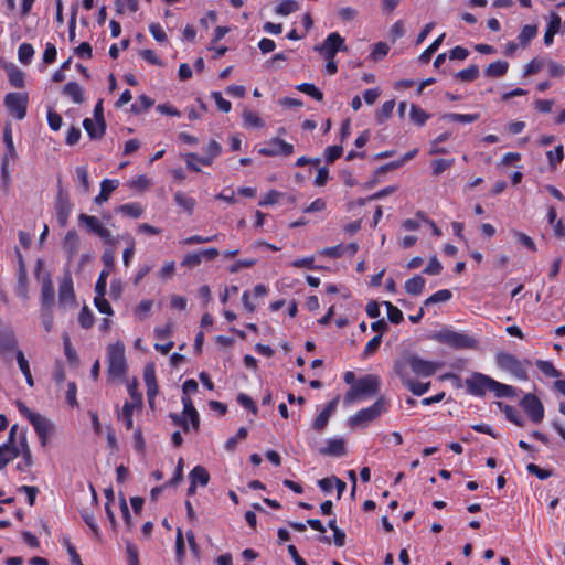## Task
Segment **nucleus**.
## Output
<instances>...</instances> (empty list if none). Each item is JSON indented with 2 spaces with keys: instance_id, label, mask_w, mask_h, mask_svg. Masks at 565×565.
Returning a JSON list of instances; mask_svg holds the SVG:
<instances>
[{
  "instance_id": "1",
  "label": "nucleus",
  "mask_w": 565,
  "mask_h": 565,
  "mask_svg": "<svg viewBox=\"0 0 565 565\" xmlns=\"http://www.w3.org/2000/svg\"><path fill=\"white\" fill-rule=\"evenodd\" d=\"M440 366L441 364L439 363L426 361L413 354H407L395 361L393 370L397 376L409 375L407 367H411L412 372L418 376H430Z\"/></svg>"
},
{
  "instance_id": "2",
  "label": "nucleus",
  "mask_w": 565,
  "mask_h": 565,
  "mask_svg": "<svg viewBox=\"0 0 565 565\" xmlns=\"http://www.w3.org/2000/svg\"><path fill=\"white\" fill-rule=\"evenodd\" d=\"M78 223L79 225L84 226L88 233L100 237L106 244H117V238L111 235V232L102 223L98 217L81 213L78 215Z\"/></svg>"
},
{
  "instance_id": "3",
  "label": "nucleus",
  "mask_w": 565,
  "mask_h": 565,
  "mask_svg": "<svg viewBox=\"0 0 565 565\" xmlns=\"http://www.w3.org/2000/svg\"><path fill=\"white\" fill-rule=\"evenodd\" d=\"M434 339L454 349H475L477 347V340L470 335L451 330H441L434 335Z\"/></svg>"
},
{
  "instance_id": "4",
  "label": "nucleus",
  "mask_w": 565,
  "mask_h": 565,
  "mask_svg": "<svg viewBox=\"0 0 565 565\" xmlns=\"http://www.w3.org/2000/svg\"><path fill=\"white\" fill-rule=\"evenodd\" d=\"M386 401L384 397H379L377 401L370 407L359 411L354 416L349 419L351 427H364L369 423L376 419L382 413L386 411Z\"/></svg>"
},
{
  "instance_id": "5",
  "label": "nucleus",
  "mask_w": 565,
  "mask_h": 565,
  "mask_svg": "<svg viewBox=\"0 0 565 565\" xmlns=\"http://www.w3.org/2000/svg\"><path fill=\"white\" fill-rule=\"evenodd\" d=\"M107 355L109 374L116 377L122 376L126 372V358L124 344L117 342L108 345Z\"/></svg>"
},
{
  "instance_id": "6",
  "label": "nucleus",
  "mask_w": 565,
  "mask_h": 565,
  "mask_svg": "<svg viewBox=\"0 0 565 565\" xmlns=\"http://www.w3.org/2000/svg\"><path fill=\"white\" fill-rule=\"evenodd\" d=\"M315 50L320 52L326 60H333L338 52H347L348 47L344 45V39L337 32L330 33L324 42L316 45Z\"/></svg>"
},
{
  "instance_id": "7",
  "label": "nucleus",
  "mask_w": 565,
  "mask_h": 565,
  "mask_svg": "<svg viewBox=\"0 0 565 565\" xmlns=\"http://www.w3.org/2000/svg\"><path fill=\"white\" fill-rule=\"evenodd\" d=\"M28 100L25 93H9L4 97V105L12 116L21 120L26 115Z\"/></svg>"
},
{
  "instance_id": "8",
  "label": "nucleus",
  "mask_w": 565,
  "mask_h": 565,
  "mask_svg": "<svg viewBox=\"0 0 565 565\" xmlns=\"http://www.w3.org/2000/svg\"><path fill=\"white\" fill-rule=\"evenodd\" d=\"M497 363L501 369L509 371L518 379L527 380L526 371L514 355L504 352L499 353L497 355Z\"/></svg>"
},
{
  "instance_id": "9",
  "label": "nucleus",
  "mask_w": 565,
  "mask_h": 565,
  "mask_svg": "<svg viewBox=\"0 0 565 565\" xmlns=\"http://www.w3.org/2000/svg\"><path fill=\"white\" fill-rule=\"evenodd\" d=\"M492 381L488 375L481 373H473L466 380V387L471 395L482 396L487 391H491Z\"/></svg>"
},
{
  "instance_id": "10",
  "label": "nucleus",
  "mask_w": 565,
  "mask_h": 565,
  "mask_svg": "<svg viewBox=\"0 0 565 565\" xmlns=\"http://www.w3.org/2000/svg\"><path fill=\"white\" fill-rule=\"evenodd\" d=\"M75 292L73 287V279L70 271H65L58 282V305L67 307L75 305Z\"/></svg>"
},
{
  "instance_id": "11",
  "label": "nucleus",
  "mask_w": 565,
  "mask_h": 565,
  "mask_svg": "<svg viewBox=\"0 0 565 565\" xmlns=\"http://www.w3.org/2000/svg\"><path fill=\"white\" fill-rule=\"evenodd\" d=\"M54 209L56 213L57 223L61 227H65L72 211V204L70 202L68 194L65 193L61 186L56 195Z\"/></svg>"
},
{
  "instance_id": "12",
  "label": "nucleus",
  "mask_w": 565,
  "mask_h": 565,
  "mask_svg": "<svg viewBox=\"0 0 565 565\" xmlns=\"http://www.w3.org/2000/svg\"><path fill=\"white\" fill-rule=\"evenodd\" d=\"M521 406L534 423H540L543 419V404L534 394H526L521 401Z\"/></svg>"
},
{
  "instance_id": "13",
  "label": "nucleus",
  "mask_w": 565,
  "mask_h": 565,
  "mask_svg": "<svg viewBox=\"0 0 565 565\" xmlns=\"http://www.w3.org/2000/svg\"><path fill=\"white\" fill-rule=\"evenodd\" d=\"M258 152L263 156H290L294 152V146L279 138H273L267 147L260 148Z\"/></svg>"
},
{
  "instance_id": "14",
  "label": "nucleus",
  "mask_w": 565,
  "mask_h": 565,
  "mask_svg": "<svg viewBox=\"0 0 565 565\" xmlns=\"http://www.w3.org/2000/svg\"><path fill=\"white\" fill-rule=\"evenodd\" d=\"M380 377L374 374H369L364 377H361L354 383V386L358 391V394L363 396H373L377 393L380 387Z\"/></svg>"
},
{
  "instance_id": "15",
  "label": "nucleus",
  "mask_w": 565,
  "mask_h": 565,
  "mask_svg": "<svg viewBox=\"0 0 565 565\" xmlns=\"http://www.w3.org/2000/svg\"><path fill=\"white\" fill-rule=\"evenodd\" d=\"M55 301V291L50 274L41 278V306L43 309H52Z\"/></svg>"
},
{
  "instance_id": "16",
  "label": "nucleus",
  "mask_w": 565,
  "mask_h": 565,
  "mask_svg": "<svg viewBox=\"0 0 565 565\" xmlns=\"http://www.w3.org/2000/svg\"><path fill=\"white\" fill-rule=\"evenodd\" d=\"M81 247V237L79 235L74 231H68L63 241H62V248L63 252L66 255V259L68 263H71L76 254L78 253Z\"/></svg>"
},
{
  "instance_id": "17",
  "label": "nucleus",
  "mask_w": 565,
  "mask_h": 565,
  "mask_svg": "<svg viewBox=\"0 0 565 565\" xmlns=\"http://www.w3.org/2000/svg\"><path fill=\"white\" fill-rule=\"evenodd\" d=\"M31 424L33 425L35 431L38 433L39 435V438L41 440V444L43 446L46 445V441H47V438L49 436L52 434L53 431V425L52 423L43 417L42 415L40 414H36L35 416H32V418L30 419Z\"/></svg>"
},
{
  "instance_id": "18",
  "label": "nucleus",
  "mask_w": 565,
  "mask_h": 565,
  "mask_svg": "<svg viewBox=\"0 0 565 565\" xmlns=\"http://www.w3.org/2000/svg\"><path fill=\"white\" fill-rule=\"evenodd\" d=\"M18 341L13 330L0 323V353L6 354L17 350Z\"/></svg>"
},
{
  "instance_id": "19",
  "label": "nucleus",
  "mask_w": 565,
  "mask_h": 565,
  "mask_svg": "<svg viewBox=\"0 0 565 565\" xmlns=\"http://www.w3.org/2000/svg\"><path fill=\"white\" fill-rule=\"evenodd\" d=\"M17 446L19 447L20 455L25 458V463H18L17 469L20 471H25L33 465V457L28 444L25 429L19 433V440Z\"/></svg>"
},
{
  "instance_id": "20",
  "label": "nucleus",
  "mask_w": 565,
  "mask_h": 565,
  "mask_svg": "<svg viewBox=\"0 0 565 565\" xmlns=\"http://www.w3.org/2000/svg\"><path fill=\"white\" fill-rule=\"evenodd\" d=\"M339 397L330 401L324 409L313 420V429L321 431L328 424L330 416L335 412L338 406Z\"/></svg>"
},
{
  "instance_id": "21",
  "label": "nucleus",
  "mask_w": 565,
  "mask_h": 565,
  "mask_svg": "<svg viewBox=\"0 0 565 565\" xmlns=\"http://www.w3.org/2000/svg\"><path fill=\"white\" fill-rule=\"evenodd\" d=\"M19 455L20 450L17 445H11L10 443L0 445V470L4 469V467Z\"/></svg>"
},
{
  "instance_id": "22",
  "label": "nucleus",
  "mask_w": 565,
  "mask_h": 565,
  "mask_svg": "<svg viewBox=\"0 0 565 565\" xmlns=\"http://www.w3.org/2000/svg\"><path fill=\"white\" fill-rule=\"evenodd\" d=\"M83 127L92 139H100L106 129L105 121H94L93 119L86 118L83 121Z\"/></svg>"
},
{
  "instance_id": "23",
  "label": "nucleus",
  "mask_w": 565,
  "mask_h": 565,
  "mask_svg": "<svg viewBox=\"0 0 565 565\" xmlns=\"http://www.w3.org/2000/svg\"><path fill=\"white\" fill-rule=\"evenodd\" d=\"M182 404L184 407V415H186V417H189L193 429L198 430L200 427V417H199V413L196 412L195 407L193 406V403H192V399L190 398V396H182Z\"/></svg>"
},
{
  "instance_id": "24",
  "label": "nucleus",
  "mask_w": 565,
  "mask_h": 565,
  "mask_svg": "<svg viewBox=\"0 0 565 565\" xmlns=\"http://www.w3.org/2000/svg\"><path fill=\"white\" fill-rule=\"evenodd\" d=\"M322 455L343 456L345 454V445L343 439H329L327 447L320 450Z\"/></svg>"
},
{
  "instance_id": "25",
  "label": "nucleus",
  "mask_w": 565,
  "mask_h": 565,
  "mask_svg": "<svg viewBox=\"0 0 565 565\" xmlns=\"http://www.w3.org/2000/svg\"><path fill=\"white\" fill-rule=\"evenodd\" d=\"M63 94L72 98L75 104L84 102L83 88L76 82H70L63 87Z\"/></svg>"
},
{
  "instance_id": "26",
  "label": "nucleus",
  "mask_w": 565,
  "mask_h": 565,
  "mask_svg": "<svg viewBox=\"0 0 565 565\" xmlns=\"http://www.w3.org/2000/svg\"><path fill=\"white\" fill-rule=\"evenodd\" d=\"M118 186V181L116 180H104L100 184V193L95 198V203L102 204L108 201L113 191Z\"/></svg>"
},
{
  "instance_id": "27",
  "label": "nucleus",
  "mask_w": 565,
  "mask_h": 565,
  "mask_svg": "<svg viewBox=\"0 0 565 565\" xmlns=\"http://www.w3.org/2000/svg\"><path fill=\"white\" fill-rule=\"evenodd\" d=\"M403 384L414 394L420 396L429 388V383H418L409 377V375L399 376Z\"/></svg>"
},
{
  "instance_id": "28",
  "label": "nucleus",
  "mask_w": 565,
  "mask_h": 565,
  "mask_svg": "<svg viewBox=\"0 0 565 565\" xmlns=\"http://www.w3.org/2000/svg\"><path fill=\"white\" fill-rule=\"evenodd\" d=\"M561 28V18L557 14L552 15V20L550 21L547 29L544 34V43L546 45H551L554 40V35L559 31Z\"/></svg>"
},
{
  "instance_id": "29",
  "label": "nucleus",
  "mask_w": 565,
  "mask_h": 565,
  "mask_svg": "<svg viewBox=\"0 0 565 565\" xmlns=\"http://www.w3.org/2000/svg\"><path fill=\"white\" fill-rule=\"evenodd\" d=\"M191 482L194 484L206 486L210 480L207 470L202 466H196L190 472Z\"/></svg>"
},
{
  "instance_id": "30",
  "label": "nucleus",
  "mask_w": 565,
  "mask_h": 565,
  "mask_svg": "<svg viewBox=\"0 0 565 565\" xmlns=\"http://www.w3.org/2000/svg\"><path fill=\"white\" fill-rule=\"evenodd\" d=\"M509 64L505 61H497L488 65L484 74L488 77H501L508 71Z\"/></svg>"
},
{
  "instance_id": "31",
  "label": "nucleus",
  "mask_w": 565,
  "mask_h": 565,
  "mask_svg": "<svg viewBox=\"0 0 565 565\" xmlns=\"http://www.w3.org/2000/svg\"><path fill=\"white\" fill-rule=\"evenodd\" d=\"M425 287V279L422 276H415L405 282V290L407 294L418 296L423 292Z\"/></svg>"
},
{
  "instance_id": "32",
  "label": "nucleus",
  "mask_w": 565,
  "mask_h": 565,
  "mask_svg": "<svg viewBox=\"0 0 565 565\" xmlns=\"http://www.w3.org/2000/svg\"><path fill=\"white\" fill-rule=\"evenodd\" d=\"M17 362L21 372L25 376L28 385L32 387L34 385V382L29 366V362L26 361L24 353L21 350H17Z\"/></svg>"
},
{
  "instance_id": "33",
  "label": "nucleus",
  "mask_w": 565,
  "mask_h": 565,
  "mask_svg": "<svg viewBox=\"0 0 565 565\" xmlns=\"http://www.w3.org/2000/svg\"><path fill=\"white\" fill-rule=\"evenodd\" d=\"M222 147L215 141L211 140L207 146V156L200 159V163L204 166H211L213 160L221 153Z\"/></svg>"
},
{
  "instance_id": "34",
  "label": "nucleus",
  "mask_w": 565,
  "mask_h": 565,
  "mask_svg": "<svg viewBox=\"0 0 565 565\" xmlns=\"http://www.w3.org/2000/svg\"><path fill=\"white\" fill-rule=\"evenodd\" d=\"M479 67L477 65H470L468 68L461 70L455 74V78L460 82H472L479 76Z\"/></svg>"
},
{
  "instance_id": "35",
  "label": "nucleus",
  "mask_w": 565,
  "mask_h": 565,
  "mask_svg": "<svg viewBox=\"0 0 565 565\" xmlns=\"http://www.w3.org/2000/svg\"><path fill=\"white\" fill-rule=\"evenodd\" d=\"M492 383L493 384L491 387V392H493L497 397H513V396H515L514 387L507 385V384H502L500 382H497L495 380H493Z\"/></svg>"
},
{
  "instance_id": "36",
  "label": "nucleus",
  "mask_w": 565,
  "mask_h": 565,
  "mask_svg": "<svg viewBox=\"0 0 565 565\" xmlns=\"http://www.w3.org/2000/svg\"><path fill=\"white\" fill-rule=\"evenodd\" d=\"M409 117L417 126H424L427 119L430 117L425 110L415 104L411 105Z\"/></svg>"
},
{
  "instance_id": "37",
  "label": "nucleus",
  "mask_w": 565,
  "mask_h": 565,
  "mask_svg": "<svg viewBox=\"0 0 565 565\" xmlns=\"http://www.w3.org/2000/svg\"><path fill=\"white\" fill-rule=\"evenodd\" d=\"M76 181L81 184L83 193L87 194L90 190L88 172L86 167L75 168Z\"/></svg>"
},
{
  "instance_id": "38",
  "label": "nucleus",
  "mask_w": 565,
  "mask_h": 565,
  "mask_svg": "<svg viewBox=\"0 0 565 565\" xmlns=\"http://www.w3.org/2000/svg\"><path fill=\"white\" fill-rule=\"evenodd\" d=\"M445 39V33L438 36L418 57L420 63H427Z\"/></svg>"
},
{
  "instance_id": "39",
  "label": "nucleus",
  "mask_w": 565,
  "mask_h": 565,
  "mask_svg": "<svg viewBox=\"0 0 565 565\" xmlns=\"http://www.w3.org/2000/svg\"><path fill=\"white\" fill-rule=\"evenodd\" d=\"M118 212H120L127 216L137 218L142 215L143 209L139 203H127V204L120 205L118 207Z\"/></svg>"
},
{
  "instance_id": "40",
  "label": "nucleus",
  "mask_w": 565,
  "mask_h": 565,
  "mask_svg": "<svg viewBox=\"0 0 565 565\" xmlns=\"http://www.w3.org/2000/svg\"><path fill=\"white\" fill-rule=\"evenodd\" d=\"M135 408L136 407L134 403L126 402L122 407V412L118 414V418H121L124 420L125 426L128 430L132 429V412Z\"/></svg>"
},
{
  "instance_id": "41",
  "label": "nucleus",
  "mask_w": 565,
  "mask_h": 565,
  "mask_svg": "<svg viewBox=\"0 0 565 565\" xmlns=\"http://www.w3.org/2000/svg\"><path fill=\"white\" fill-rule=\"evenodd\" d=\"M34 55V49L31 44L29 43H22L20 46H19V50H18V57H19V61L24 64V65H28L30 64L32 57Z\"/></svg>"
},
{
  "instance_id": "42",
  "label": "nucleus",
  "mask_w": 565,
  "mask_h": 565,
  "mask_svg": "<svg viewBox=\"0 0 565 565\" xmlns=\"http://www.w3.org/2000/svg\"><path fill=\"white\" fill-rule=\"evenodd\" d=\"M537 369L548 377H559L561 372L555 369L552 362L539 360L536 361Z\"/></svg>"
},
{
  "instance_id": "43",
  "label": "nucleus",
  "mask_w": 565,
  "mask_h": 565,
  "mask_svg": "<svg viewBox=\"0 0 565 565\" xmlns=\"http://www.w3.org/2000/svg\"><path fill=\"white\" fill-rule=\"evenodd\" d=\"M394 107H395V102L394 100L385 102L382 105L381 109H379L376 111V120H377V122L382 124L386 119H388L392 116Z\"/></svg>"
},
{
  "instance_id": "44",
  "label": "nucleus",
  "mask_w": 565,
  "mask_h": 565,
  "mask_svg": "<svg viewBox=\"0 0 565 565\" xmlns=\"http://www.w3.org/2000/svg\"><path fill=\"white\" fill-rule=\"evenodd\" d=\"M299 9V4L295 0H282L276 8V13L280 15H288Z\"/></svg>"
},
{
  "instance_id": "45",
  "label": "nucleus",
  "mask_w": 565,
  "mask_h": 565,
  "mask_svg": "<svg viewBox=\"0 0 565 565\" xmlns=\"http://www.w3.org/2000/svg\"><path fill=\"white\" fill-rule=\"evenodd\" d=\"M153 104V99H151L147 95H141L139 96L138 102L132 104L131 111L136 114L142 113L149 109Z\"/></svg>"
},
{
  "instance_id": "46",
  "label": "nucleus",
  "mask_w": 565,
  "mask_h": 565,
  "mask_svg": "<svg viewBox=\"0 0 565 565\" xmlns=\"http://www.w3.org/2000/svg\"><path fill=\"white\" fill-rule=\"evenodd\" d=\"M537 28L535 25H525L519 34V40L523 46H526L529 42L536 35Z\"/></svg>"
},
{
  "instance_id": "47",
  "label": "nucleus",
  "mask_w": 565,
  "mask_h": 565,
  "mask_svg": "<svg viewBox=\"0 0 565 565\" xmlns=\"http://www.w3.org/2000/svg\"><path fill=\"white\" fill-rule=\"evenodd\" d=\"M384 306L387 309V318L392 323L397 324L403 321V319H404L403 313L397 307H395L390 301H384Z\"/></svg>"
},
{
  "instance_id": "48",
  "label": "nucleus",
  "mask_w": 565,
  "mask_h": 565,
  "mask_svg": "<svg viewBox=\"0 0 565 565\" xmlns=\"http://www.w3.org/2000/svg\"><path fill=\"white\" fill-rule=\"evenodd\" d=\"M297 89L313 97L316 100H322L323 98V94L313 84L303 83L298 85Z\"/></svg>"
},
{
  "instance_id": "49",
  "label": "nucleus",
  "mask_w": 565,
  "mask_h": 565,
  "mask_svg": "<svg viewBox=\"0 0 565 565\" xmlns=\"http://www.w3.org/2000/svg\"><path fill=\"white\" fill-rule=\"evenodd\" d=\"M244 122L247 126L260 128L264 126L263 119L255 113L245 109L243 111Z\"/></svg>"
},
{
  "instance_id": "50",
  "label": "nucleus",
  "mask_w": 565,
  "mask_h": 565,
  "mask_svg": "<svg viewBox=\"0 0 565 565\" xmlns=\"http://www.w3.org/2000/svg\"><path fill=\"white\" fill-rule=\"evenodd\" d=\"M450 298H451V292L447 289H443V290L435 292L430 297H428L425 300V306L434 305L437 302H445V301H448Z\"/></svg>"
},
{
  "instance_id": "51",
  "label": "nucleus",
  "mask_w": 565,
  "mask_h": 565,
  "mask_svg": "<svg viewBox=\"0 0 565 565\" xmlns=\"http://www.w3.org/2000/svg\"><path fill=\"white\" fill-rule=\"evenodd\" d=\"M9 81L14 87H23L24 85V73L17 67H12L9 70Z\"/></svg>"
},
{
  "instance_id": "52",
  "label": "nucleus",
  "mask_w": 565,
  "mask_h": 565,
  "mask_svg": "<svg viewBox=\"0 0 565 565\" xmlns=\"http://www.w3.org/2000/svg\"><path fill=\"white\" fill-rule=\"evenodd\" d=\"M95 306L98 309L99 312L111 316L113 309L109 305V302L105 298V294H96V297L94 299Z\"/></svg>"
},
{
  "instance_id": "53",
  "label": "nucleus",
  "mask_w": 565,
  "mask_h": 565,
  "mask_svg": "<svg viewBox=\"0 0 565 565\" xmlns=\"http://www.w3.org/2000/svg\"><path fill=\"white\" fill-rule=\"evenodd\" d=\"M124 238L126 239L128 246L122 253V262L124 265L128 267L135 254V239L130 235H127Z\"/></svg>"
},
{
  "instance_id": "54",
  "label": "nucleus",
  "mask_w": 565,
  "mask_h": 565,
  "mask_svg": "<svg viewBox=\"0 0 565 565\" xmlns=\"http://www.w3.org/2000/svg\"><path fill=\"white\" fill-rule=\"evenodd\" d=\"M78 320L79 324L84 329H89L94 324V315L88 307H83V309L79 312Z\"/></svg>"
},
{
  "instance_id": "55",
  "label": "nucleus",
  "mask_w": 565,
  "mask_h": 565,
  "mask_svg": "<svg viewBox=\"0 0 565 565\" xmlns=\"http://www.w3.org/2000/svg\"><path fill=\"white\" fill-rule=\"evenodd\" d=\"M174 200L177 202L178 205L182 206L183 209H185L188 212H192L193 211V207L195 205V201L194 199L192 198H189V196H185L183 193L181 192H177L174 194Z\"/></svg>"
},
{
  "instance_id": "56",
  "label": "nucleus",
  "mask_w": 565,
  "mask_h": 565,
  "mask_svg": "<svg viewBox=\"0 0 565 565\" xmlns=\"http://www.w3.org/2000/svg\"><path fill=\"white\" fill-rule=\"evenodd\" d=\"M454 164V160L437 159L431 162L433 174L440 175L444 171L449 169Z\"/></svg>"
},
{
  "instance_id": "57",
  "label": "nucleus",
  "mask_w": 565,
  "mask_h": 565,
  "mask_svg": "<svg viewBox=\"0 0 565 565\" xmlns=\"http://www.w3.org/2000/svg\"><path fill=\"white\" fill-rule=\"evenodd\" d=\"M546 65L550 76L561 78L565 75L564 65L558 64L555 61H548Z\"/></svg>"
},
{
  "instance_id": "58",
  "label": "nucleus",
  "mask_w": 565,
  "mask_h": 565,
  "mask_svg": "<svg viewBox=\"0 0 565 565\" xmlns=\"http://www.w3.org/2000/svg\"><path fill=\"white\" fill-rule=\"evenodd\" d=\"M381 342H382V337H381V334H377V335L373 337V338H372V339L366 343V345H365V348H364V351H363V355H364V356H370V355L374 354V353L377 351V349H379V347H380Z\"/></svg>"
},
{
  "instance_id": "59",
  "label": "nucleus",
  "mask_w": 565,
  "mask_h": 565,
  "mask_svg": "<svg viewBox=\"0 0 565 565\" xmlns=\"http://www.w3.org/2000/svg\"><path fill=\"white\" fill-rule=\"evenodd\" d=\"M64 351H65V355H66L67 360L71 363L76 364L78 362L77 353H76L75 349L72 347L68 335L64 337Z\"/></svg>"
},
{
  "instance_id": "60",
  "label": "nucleus",
  "mask_w": 565,
  "mask_h": 565,
  "mask_svg": "<svg viewBox=\"0 0 565 565\" xmlns=\"http://www.w3.org/2000/svg\"><path fill=\"white\" fill-rule=\"evenodd\" d=\"M153 306L152 300H142L136 308V315L139 317L140 320H143L148 317V313L150 312L151 308Z\"/></svg>"
},
{
  "instance_id": "61",
  "label": "nucleus",
  "mask_w": 565,
  "mask_h": 565,
  "mask_svg": "<svg viewBox=\"0 0 565 565\" xmlns=\"http://www.w3.org/2000/svg\"><path fill=\"white\" fill-rule=\"evenodd\" d=\"M550 164L555 168L563 160V147L557 146L554 150L546 153Z\"/></svg>"
},
{
  "instance_id": "62",
  "label": "nucleus",
  "mask_w": 565,
  "mask_h": 565,
  "mask_svg": "<svg viewBox=\"0 0 565 565\" xmlns=\"http://www.w3.org/2000/svg\"><path fill=\"white\" fill-rule=\"evenodd\" d=\"M63 544L65 545L67 553L71 557V561L74 565H83L81 562V557L78 553L76 552L75 546L71 543L68 539H63Z\"/></svg>"
},
{
  "instance_id": "63",
  "label": "nucleus",
  "mask_w": 565,
  "mask_h": 565,
  "mask_svg": "<svg viewBox=\"0 0 565 565\" xmlns=\"http://www.w3.org/2000/svg\"><path fill=\"white\" fill-rule=\"evenodd\" d=\"M513 235L518 238V241L522 245L527 247L530 250H532V252L536 250L535 243L533 242V239L529 235H526V234H524L522 232H519V231H513Z\"/></svg>"
},
{
  "instance_id": "64",
  "label": "nucleus",
  "mask_w": 565,
  "mask_h": 565,
  "mask_svg": "<svg viewBox=\"0 0 565 565\" xmlns=\"http://www.w3.org/2000/svg\"><path fill=\"white\" fill-rule=\"evenodd\" d=\"M342 147L341 146H331L326 149V160L328 163L334 162L342 154Z\"/></svg>"
}]
</instances>
